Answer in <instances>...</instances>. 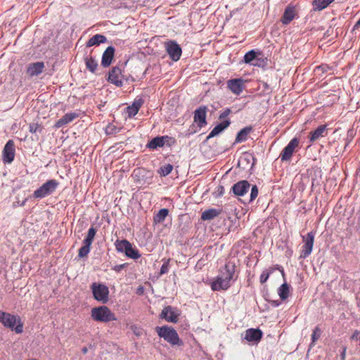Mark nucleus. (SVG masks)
Returning a JSON list of instances; mask_svg holds the SVG:
<instances>
[{
	"label": "nucleus",
	"instance_id": "1",
	"mask_svg": "<svg viewBox=\"0 0 360 360\" xmlns=\"http://www.w3.org/2000/svg\"><path fill=\"white\" fill-rule=\"evenodd\" d=\"M235 262L229 260L219 269V274L211 283L210 287L213 291L228 290L238 279L236 271Z\"/></svg>",
	"mask_w": 360,
	"mask_h": 360
},
{
	"label": "nucleus",
	"instance_id": "2",
	"mask_svg": "<svg viewBox=\"0 0 360 360\" xmlns=\"http://www.w3.org/2000/svg\"><path fill=\"white\" fill-rule=\"evenodd\" d=\"M0 322L4 327L14 330L18 334L23 331V323L19 316L0 310Z\"/></svg>",
	"mask_w": 360,
	"mask_h": 360
},
{
	"label": "nucleus",
	"instance_id": "3",
	"mask_svg": "<svg viewBox=\"0 0 360 360\" xmlns=\"http://www.w3.org/2000/svg\"><path fill=\"white\" fill-rule=\"evenodd\" d=\"M155 331L160 338H163L171 345H183V341L179 338L176 330L172 327L166 325L163 326H157L155 328Z\"/></svg>",
	"mask_w": 360,
	"mask_h": 360
},
{
	"label": "nucleus",
	"instance_id": "4",
	"mask_svg": "<svg viewBox=\"0 0 360 360\" xmlns=\"http://www.w3.org/2000/svg\"><path fill=\"white\" fill-rule=\"evenodd\" d=\"M91 318L98 322L108 323L111 321H117V319L114 313L106 306L94 307L91 311Z\"/></svg>",
	"mask_w": 360,
	"mask_h": 360
},
{
	"label": "nucleus",
	"instance_id": "5",
	"mask_svg": "<svg viewBox=\"0 0 360 360\" xmlns=\"http://www.w3.org/2000/svg\"><path fill=\"white\" fill-rule=\"evenodd\" d=\"M59 185V182L56 179H50L43 184L39 188L33 193V198L41 199L53 193Z\"/></svg>",
	"mask_w": 360,
	"mask_h": 360
},
{
	"label": "nucleus",
	"instance_id": "6",
	"mask_svg": "<svg viewBox=\"0 0 360 360\" xmlns=\"http://www.w3.org/2000/svg\"><path fill=\"white\" fill-rule=\"evenodd\" d=\"M90 288L92 292L93 297L98 302L106 304L109 300V289L103 283L94 282Z\"/></svg>",
	"mask_w": 360,
	"mask_h": 360
},
{
	"label": "nucleus",
	"instance_id": "7",
	"mask_svg": "<svg viewBox=\"0 0 360 360\" xmlns=\"http://www.w3.org/2000/svg\"><path fill=\"white\" fill-rule=\"evenodd\" d=\"M127 63V61L122 65L114 66L110 70L107 77L108 82L117 87H122L123 86L124 69Z\"/></svg>",
	"mask_w": 360,
	"mask_h": 360
},
{
	"label": "nucleus",
	"instance_id": "8",
	"mask_svg": "<svg viewBox=\"0 0 360 360\" xmlns=\"http://www.w3.org/2000/svg\"><path fill=\"white\" fill-rule=\"evenodd\" d=\"M300 7L298 4H288L284 10L283 14L281 18V22L283 25L290 24L294 19L299 18Z\"/></svg>",
	"mask_w": 360,
	"mask_h": 360
},
{
	"label": "nucleus",
	"instance_id": "9",
	"mask_svg": "<svg viewBox=\"0 0 360 360\" xmlns=\"http://www.w3.org/2000/svg\"><path fill=\"white\" fill-rule=\"evenodd\" d=\"M315 232L310 231L306 236H302L304 245L302 246V251L300 256V259L307 258L312 252Z\"/></svg>",
	"mask_w": 360,
	"mask_h": 360
},
{
	"label": "nucleus",
	"instance_id": "10",
	"mask_svg": "<svg viewBox=\"0 0 360 360\" xmlns=\"http://www.w3.org/2000/svg\"><path fill=\"white\" fill-rule=\"evenodd\" d=\"M299 139L297 137H294L290 141L279 155L282 162H288L291 160L295 148L299 146Z\"/></svg>",
	"mask_w": 360,
	"mask_h": 360
},
{
	"label": "nucleus",
	"instance_id": "11",
	"mask_svg": "<svg viewBox=\"0 0 360 360\" xmlns=\"http://www.w3.org/2000/svg\"><path fill=\"white\" fill-rule=\"evenodd\" d=\"M179 316L180 313L176 307L168 305L165 307L162 310L160 314V319H165L167 322L175 323L178 322Z\"/></svg>",
	"mask_w": 360,
	"mask_h": 360
},
{
	"label": "nucleus",
	"instance_id": "12",
	"mask_svg": "<svg viewBox=\"0 0 360 360\" xmlns=\"http://www.w3.org/2000/svg\"><path fill=\"white\" fill-rule=\"evenodd\" d=\"M15 143L13 140H8L5 144L2 151V160L5 164L11 163L15 158Z\"/></svg>",
	"mask_w": 360,
	"mask_h": 360
},
{
	"label": "nucleus",
	"instance_id": "13",
	"mask_svg": "<svg viewBox=\"0 0 360 360\" xmlns=\"http://www.w3.org/2000/svg\"><path fill=\"white\" fill-rule=\"evenodd\" d=\"M165 48L172 60L177 61L180 59L182 50L181 46L175 41L169 40L166 42Z\"/></svg>",
	"mask_w": 360,
	"mask_h": 360
},
{
	"label": "nucleus",
	"instance_id": "14",
	"mask_svg": "<svg viewBox=\"0 0 360 360\" xmlns=\"http://www.w3.org/2000/svg\"><path fill=\"white\" fill-rule=\"evenodd\" d=\"M263 333L259 328H249L245 332L243 339L247 340L251 345H257L262 340Z\"/></svg>",
	"mask_w": 360,
	"mask_h": 360
},
{
	"label": "nucleus",
	"instance_id": "15",
	"mask_svg": "<svg viewBox=\"0 0 360 360\" xmlns=\"http://www.w3.org/2000/svg\"><path fill=\"white\" fill-rule=\"evenodd\" d=\"M207 106L201 105L194 111V122L197 123L200 128H202L207 124Z\"/></svg>",
	"mask_w": 360,
	"mask_h": 360
},
{
	"label": "nucleus",
	"instance_id": "16",
	"mask_svg": "<svg viewBox=\"0 0 360 360\" xmlns=\"http://www.w3.org/2000/svg\"><path fill=\"white\" fill-rule=\"evenodd\" d=\"M250 184L247 180H241L234 184L231 191L236 196H243L250 189Z\"/></svg>",
	"mask_w": 360,
	"mask_h": 360
},
{
	"label": "nucleus",
	"instance_id": "17",
	"mask_svg": "<svg viewBox=\"0 0 360 360\" xmlns=\"http://www.w3.org/2000/svg\"><path fill=\"white\" fill-rule=\"evenodd\" d=\"M227 87L234 94L239 95L244 89V80L242 78L231 79L227 81Z\"/></svg>",
	"mask_w": 360,
	"mask_h": 360
},
{
	"label": "nucleus",
	"instance_id": "18",
	"mask_svg": "<svg viewBox=\"0 0 360 360\" xmlns=\"http://www.w3.org/2000/svg\"><path fill=\"white\" fill-rule=\"evenodd\" d=\"M79 117V112H68L64 115L61 118L57 120L54 124V127L56 129H59L63 127V126L70 123L74 120Z\"/></svg>",
	"mask_w": 360,
	"mask_h": 360
},
{
	"label": "nucleus",
	"instance_id": "19",
	"mask_svg": "<svg viewBox=\"0 0 360 360\" xmlns=\"http://www.w3.org/2000/svg\"><path fill=\"white\" fill-rule=\"evenodd\" d=\"M144 101L142 97L137 96L131 105L126 108V112L129 118L134 117L139 112V109L143 104Z\"/></svg>",
	"mask_w": 360,
	"mask_h": 360
},
{
	"label": "nucleus",
	"instance_id": "20",
	"mask_svg": "<svg viewBox=\"0 0 360 360\" xmlns=\"http://www.w3.org/2000/svg\"><path fill=\"white\" fill-rule=\"evenodd\" d=\"M327 126L326 124L319 125L314 131L309 133V139L310 143H314L320 138L327 135Z\"/></svg>",
	"mask_w": 360,
	"mask_h": 360
},
{
	"label": "nucleus",
	"instance_id": "21",
	"mask_svg": "<svg viewBox=\"0 0 360 360\" xmlns=\"http://www.w3.org/2000/svg\"><path fill=\"white\" fill-rule=\"evenodd\" d=\"M231 124V120L226 119L217 124L213 129L210 131L209 135L207 136V140H209L224 131Z\"/></svg>",
	"mask_w": 360,
	"mask_h": 360
},
{
	"label": "nucleus",
	"instance_id": "22",
	"mask_svg": "<svg viewBox=\"0 0 360 360\" xmlns=\"http://www.w3.org/2000/svg\"><path fill=\"white\" fill-rule=\"evenodd\" d=\"M115 55V48L112 46H108L102 55L101 65L107 68L110 65Z\"/></svg>",
	"mask_w": 360,
	"mask_h": 360
},
{
	"label": "nucleus",
	"instance_id": "23",
	"mask_svg": "<svg viewBox=\"0 0 360 360\" xmlns=\"http://www.w3.org/2000/svg\"><path fill=\"white\" fill-rule=\"evenodd\" d=\"M44 68V63L43 62H36L30 63L27 69V73L30 77L38 76L40 75Z\"/></svg>",
	"mask_w": 360,
	"mask_h": 360
},
{
	"label": "nucleus",
	"instance_id": "24",
	"mask_svg": "<svg viewBox=\"0 0 360 360\" xmlns=\"http://www.w3.org/2000/svg\"><path fill=\"white\" fill-rule=\"evenodd\" d=\"M252 131V127L247 126L240 129L236 135L235 143H242L248 139V135Z\"/></svg>",
	"mask_w": 360,
	"mask_h": 360
},
{
	"label": "nucleus",
	"instance_id": "25",
	"mask_svg": "<svg viewBox=\"0 0 360 360\" xmlns=\"http://www.w3.org/2000/svg\"><path fill=\"white\" fill-rule=\"evenodd\" d=\"M106 41L107 38L105 36L100 34H96L88 40L86 46L91 47L93 46H98L101 44L106 42Z\"/></svg>",
	"mask_w": 360,
	"mask_h": 360
},
{
	"label": "nucleus",
	"instance_id": "26",
	"mask_svg": "<svg viewBox=\"0 0 360 360\" xmlns=\"http://www.w3.org/2000/svg\"><path fill=\"white\" fill-rule=\"evenodd\" d=\"M262 54V53L261 51H256L254 49L250 50L245 54L243 57V61L246 64L252 65L255 59H257V57L261 56Z\"/></svg>",
	"mask_w": 360,
	"mask_h": 360
},
{
	"label": "nucleus",
	"instance_id": "27",
	"mask_svg": "<svg viewBox=\"0 0 360 360\" xmlns=\"http://www.w3.org/2000/svg\"><path fill=\"white\" fill-rule=\"evenodd\" d=\"M167 138H164L162 136H156L152 139L148 143L146 144V148L151 150H156L158 148H162L164 146V139H167Z\"/></svg>",
	"mask_w": 360,
	"mask_h": 360
},
{
	"label": "nucleus",
	"instance_id": "28",
	"mask_svg": "<svg viewBox=\"0 0 360 360\" xmlns=\"http://www.w3.org/2000/svg\"><path fill=\"white\" fill-rule=\"evenodd\" d=\"M276 269L280 270L281 271L283 276H284L285 274L283 269L281 266L276 265L275 268H271L269 270L265 269L262 271L259 278L260 283L262 284L266 283L269 279L270 274H271L274 272V269Z\"/></svg>",
	"mask_w": 360,
	"mask_h": 360
},
{
	"label": "nucleus",
	"instance_id": "29",
	"mask_svg": "<svg viewBox=\"0 0 360 360\" xmlns=\"http://www.w3.org/2000/svg\"><path fill=\"white\" fill-rule=\"evenodd\" d=\"M131 245V243L128 241L127 239H122V240H117L115 242V246L116 248V250L118 252L124 253L127 252L129 246Z\"/></svg>",
	"mask_w": 360,
	"mask_h": 360
},
{
	"label": "nucleus",
	"instance_id": "30",
	"mask_svg": "<svg viewBox=\"0 0 360 360\" xmlns=\"http://www.w3.org/2000/svg\"><path fill=\"white\" fill-rule=\"evenodd\" d=\"M221 213L220 210L214 208L205 210L201 214V219L203 221L211 220L219 216Z\"/></svg>",
	"mask_w": 360,
	"mask_h": 360
},
{
	"label": "nucleus",
	"instance_id": "31",
	"mask_svg": "<svg viewBox=\"0 0 360 360\" xmlns=\"http://www.w3.org/2000/svg\"><path fill=\"white\" fill-rule=\"evenodd\" d=\"M169 214V210L167 208L160 209L158 212L154 215L153 221L155 224H161L162 223L166 217Z\"/></svg>",
	"mask_w": 360,
	"mask_h": 360
},
{
	"label": "nucleus",
	"instance_id": "32",
	"mask_svg": "<svg viewBox=\"0 0 360 360\" xmlns=\"http://www.w3.org/2000/svg\"><path fill=\"white\" fill-rule=\"evenodd\" d=\"M289 285L285 282L278 289V294L281 300H285L289 295Z\"/></svg>",
	"mask_w": 360,
	"mask_h": 360
},
{
	"label": "nucleus",
	"instance_id": "33",
	"mask_svg": "<svg viewBox=\"0 0 360 360\" xmlns=\"http://www.w3.org/2000/svg\"><path fill=\"white\" fill-rule=\"evenodd\" d=\"M85 65L86 68L92 73L95 72L97 67L98 63L93 57H86L84 58Z\"/></svg>",
	"mask_w": 360,
	"mask_h": 360
},
{
	"label": "nucleus",
	"instance_id": "34",
	"mask_svg": "<svg viewBox=\"0 0 360 360\" xmlns=\"http://www.w3.org/2000/svg\"><path fill=\"white\" fill-rule=\"evenodd\" d=\"M125 255L131 259H137L141 257V254L139 250L136 247H133L132 244L129 246L127 252H125Z\"/></svg>",
	"mask_w": 360,
	"mask_h": 360
},
{
	"label": "nucleus",
	"instance_id": "35",
	"mask_svg": "<svg viewBox=\"0 0 360 360\" xmlns=\"http://www.w3.org/2000/svg\"><path fill=\"white\" fill-rule=\"evenodd\" d=\"M96 229L94 226H91L89 228V229L88 230L86 236L85 237V238L83 240V243H87V244H89L91 245V244L94 241V237L96 236Z\"/></svg>",
	"mask_w": 360,
	"mask_h": 360
},
{
	"label": "nucleus",
	"instance_id": "36",
	"mask_svg": "<svg viewBox=\"0 0 360 360\" xmlns=\"http://www.w3.org/2000/svg\"><path fill=\"white\" fill-rule=\"evenodd\" d=\"M173 169V165L171 164H165L162 165L160 169L158 170V173L161 176H166L169 175Z\"/></svg>",
	"mask_w": 360,
	"mask_h": 360
},
{
	"label": "nucleus",
	"instance_id": "37",
	"mask_svg": "<svg viewBox=\"0 0 360 360\" xmlns=\"http://www.w3.org/2000/svg\"><path fill=\"white\" fill-rule=\"evenodd\" d=\"M333 1H312L314 11H322L327 8Z\"/></svg>",
	"mask_w": 360,
	"mask_h": 360
},
{
	"label": "nucleus",
	"instance_id": "38",
	"mask_svg": "<svg viewBox=\"0 0 360 360\" xmlns=\"http://www.w3.org/2000/svg\"><path fill=\"white\" fill-rule=\"evenodd\" d=\"M108 6L113 8H132L134 9V6H129L127 5V2L125 1H110V4Z\"/></svg>",
	"mask_w": 360,
	"mask_h": 360
},
{
	"label": "nucleus",
	"instance_id": "39",
	"mask_svg": "<svg viewBox=\"0 0 360 360\" xmlns=\"http://www.w3.org/2000/svg\"><path fill=\"white\" fill-rule=\"evenodd\" d=\"M84 245L79 249L78 257L80 258L86 257L91 250V245L83 243Z\"/></svg>",
	"mask_w": 360,
	"mask_h": 360
},
{
	"label": "nucleus",
	"instance_id": "40",
	"mask_svg": "<svg viewBox=\"0 0 360 360\" xmlns=\"http://www.w3.org/2000/svg\"><path fill=\"white\" fill-rule=\"evenodd\" d=\"M251 160H252L251 167H253L256 161L255 158L252 154L245 153L244 155L242 158H240L239 162H245L246 164H249Z\"/></svg>",
	"mask_w": 360,
	"mask_h": 360
},
{
	"label": "nucleus",
	"instance_id": "41",
	"mask_svg": "<svg viewBox=\"0 0 360 360\" xmlns=\"http://www.w3.org/2000/svg\"><path fill=\"white\" fill-rule=\"evenodd\" d=\"M105 131L107 135H113L118 133L120 129L112 124H108L105 127Z\"/></svg>",
	"mask_w": 360,
	"mask_h": 360
},
{
	"label": "nucleus",
	"instance_id": "42",
	"mask_svg": "<svg viewBox=\"0 0 360 360\" xmlns=\"http://www.w3.org/2000/svg\"><path fill=\"white\" fill-rule=\"evenodd\" d=\"M252 65L264 68L267 65V58L257 56Z\"/></svg>",
	"mask_w": 360,
	"mask_h": 360
},
{
	"label": "nucleus",
	"instance_id": "43",
	"mask_svg": "<svg viewBox=\"0 0 360 360\" xmlns=\"http://www.w3.org/2000/svg\"><path fill=\"white\" fill-rule=\"evenodd\" d=\"M163 262V264L161 266L160 274L163 275L167 274L169 271V264L170 262V259H162V260Z\"/></svg>",
	"mask_w": 360,
	"mask_h": 360
},
{
	"label": "nucleus",
	"instance_id": "44",
	"mask_svg": "<svg viewBox=\"0 0 360 360\" xmlns=\"http://www.w3.org/2000/svg\"><path fill=\"white\" fill-rule=\"evenodd\" d=\"M321 335V330L319 326H316L311 334V342L314 343Z\"/></svg>",
	"mask_w": 360,
	"mask_h": 360
},
{
	"label": "nucleus",
	"instance_id": "45",
	"mask_svg": "<svg viewBox=\"0 0 360 360\" xmlns=\"http://www.w3.org/2000/svg\"><path fill=\"white\" fill-rule=\"evenodd\" d=\"M29 131L32 134H35L37 132H41L42 131V127L38 123H31L29 126Z\"/></svg>",
	"mask_w": 360,
	"mask_h": 360
},
{
	"label": "nucleus",
	"instance_id": "46",
	"mask_svg": "<svg viewBox=\"0 0 360 360\" xmlns=\"http://www.w3.org/2000/svg\"><path fill=\"white\" fill-rule=\"evenodd\" d=\"M258 195V188L256 185L251 187V193L248 202H252Z\"/></svg>",
	"mask_w": 360,
	"mask_h": 360
},
{
	"label": "nucleus",
	"instance_id": "47",
	"mask_svg": "<svg viewBox=\"0 0 360 360\" xmlns=\"http://www.w3.org/2000/svg\"><path fill=\"white\" fill-rule=\"evenodd\" d=\"M224 193V186L221 185H219L218 186H217L215 191L213 192V195L217 198L222 196Z\"/></svg>",
	"mask_w": 360,
	"mask_h": 360
},
{
	"label": "nucleus",
	"instance_id": "48",
	"mask_svg": "<svg viewBox=\"0 0 360 360\" xmlns=\"http://www.w3.org/2000/svg\"><path fill=\"white\" fill-rule=\"evenodd\" d=\"M231 113V110L229 108H226L224 110L220 113L219 116V119L220 120H225L224 119L228 117Z\"/></svg>",
	"mask_w": 360,
	"mask_h": 360
},
{
	"label": "nucleus",
	"instance_id": "49",
	"mask_svg": "<svg viewBox=\"0 0 360 360\" xmlns=\"http://www.w3.org/2000/svg\"><path fill=\"white\" fill-rule=\"evenodd\" d=\"M162 137L167 138V139L163 140L164 146L167 145V146H171L175 143V139L173 137L169 136L167 135L162 136Z\"/></svg>",
	"mask_w": 360,
	"mask_h": 360
},
{
	"label": "nucleus",
	"instance_id": "50",
	"mask_svg": "<svg viewBox=\"0 0 360 360\" xmlns=\"http://www.w3.org/2000/svg\"><path fill=\"white\" fill-rule=\"evenodd\" d=\"M128 263H124L121 264H117L112 267V269L117 273H120L122 269L127 268L128 266Z\"/></svg>",
	"mask_w": 360,
	"mask_h": 360
},
{
	"label": "nucleus",
	"instance_id": "51",
	"mask_svg": "<svg viewBox=\"0 0 360 360\" xmlns=\"http://www.w3.org/2000/svg\"><path fill=\"white\" fill-rule=\"evenodd\" d=\"M265 300L271 304L273 307H278L281 305V302L279 300H272L269 299L267 297H264Z\"/></svg>",
	"mask_w": 360,
	"mask_h": 360
},
{
	"label": "nucleus",
	"instance_id": "52",
	"mask_svg": "<svg viewBox=\"0 0 360 360\" xmlns=\"http://www.w3.org/2000/svg\"><path fill=\"white\" fill-rule=\"evenodd\" d=\"M124 81H125L126 82H135V79L130 75H127L124 74L123 82Z\"/></svg>",
	"mask_w": 360,
	"mask_h": 360
},
{
	"label": "nucleus",
	"instance_id": "53",
	"mask_svg": "<svg viewBox=\"0 0 360 360\" xmlns=\"http://www.w3.org/2000/svg\"><path fill=\"white\" fill-rule=\"evenodd\" d=\"M346 351H347V347L346 346H342V351H341L340 354L341 360H345V358H346Z\"/></svg>",
	"mask_w": 360,
	"mask_h": 360
},
{
	"label": "nucleus",
	"instance_id": "54",
	"mask_svg": "<svg viewBox=\"0 0 360 360\" xmlns=\"http://www.w3.org/2000/svg\"><path fill=\"white\" fill-rule=\"evenodd\" d=\"M360 338V331L355 330L352 335L351 336L352 340H359V338Z\"/></svg>",
	"mask_w": 360,
	"mask_h": 360
},
{
	"label": "nucleus",
	"instance_id": "55",
	"mask_svg": "<svg viewBox=\"0 0 360 360\" xmlns=\"http://www.w3.org/2000/svg\"><path fill=\"white\" fill-rule=\"evenodd\" d=\"M316 69L317 70H321L322 72H327V70L328 69V67L327 65H321L317 66L316 68Z\"/></svg>",
	"mask_w": 360,
	"mask_h": 360
},
{
	"label": "nucleus",
	"instance_id": "56",
	"mask_svg": "<svg viewBox=\"0 0 360 360\" xmlns=\"http://www.w3.org/2000/svg\"><path fill=\"white\" fill-rule=\"evenodd\" d=\"M359 28H360V18L357 20V22L354 25L352 30L354 31L356 30H359Z\"/></svg>",
	"mask_w": 360,
	"mask_h": 360
},
{
	"label": "nucleus",
	"instance_id": "57",
	"mask_svg": "<svg viewBox=\"0 0 360 360\" xmlns=\"http://www.w3.org/2000/svg\"><path fill=\"white\" fill-rule=\"evenodd\" d=\"M195 132V130H193V129H191V128H189L188 129V131H187L186 135L190 136V135L194 134Z\"/></svg>",
	"mask_w": 360,
	"mask_h": 360
},
{
	"label": "nucleus",
	"instance_id": "58",
	"mask_svg": "<svg viewBox=\"0 0 360 360\" xmlns=\"http://www.w3.org/2000/svg\"><path fill=\"white\" fill-rule=\"evenodd\" d=\"M143 292V287H142V286L139 287L137 289V293L141 295Z\"/></svg>",
	"mask_w": 360,
	"mask_h": 360
},
{
	"label": "nucleus",
	"instance_id": "59",
	"mask_svg": "<svg viewBox=\"0 0 360 360\" xmlns=\"http://www.w3.org/2000/svg\"><path fill=\"white\" fill-rule=\"evenodd\" d=\"M82 352H83L84 354H86V353L87 352V348H86V347H84V348L82 349Z\"/></svg>",
	"mask_w": 360,
	"mask_h": 360
},
{
	"label": "nucleus",
	"instance_id": "60",
	"mask_svg": "<svg viewBox=\"0 0 360 360\" xmlns=\"http://www.w3.org/2000/svg\"><path fill=\"white\" fill-rule=\"evenodd\" d=\"M136 335H140V333L139 331H134Z\"/></svg>",
	"mask_w": 360,
	"mask_h": 360
},
{
	"label": "nucleus",
	"instance_id": "61",
	"mask_svg": "<svg viewBox=\"0 0 360 360\" xmlns=\"http://www.w3.org/2000/svg\"><path fill=\"white\" fill-rule=\"evenodd\" d=\"M264 86L265 89H267L269 87L266 83L264 84Z\"/></svg>",
	"mask_w": 360,
	"mask_h": 360
},
{
	"label": "nucleus",
	"instance_id": "62",
	"mask_svg": "<svg viewBox=\"0 0 360 360\" xmlns=\"http://www.w3.org/2000/svg\"><path fill=\"white\" fill-rule=\"evenodd\" d=\"M25 202H26V200H24V201L22 202L21 205H25Z\"/></svg>",
	"mask_w": 360,
	"mask_h": 360
}]
</instances>
